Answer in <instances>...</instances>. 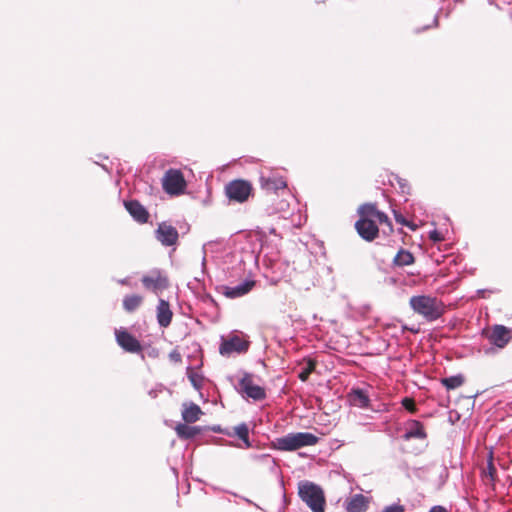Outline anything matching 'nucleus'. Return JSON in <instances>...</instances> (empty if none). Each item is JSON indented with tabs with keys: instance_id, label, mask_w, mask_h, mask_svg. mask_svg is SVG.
<instances>
[{
	"instance_id": "f257e3e1",
	"label": "nucleus",
	"mask_w": 512,
	"mask_h": 512,
	"mask_svg": "<svg viewBox=\"0 0 512 512\" xmlns=\"http://www.w3.org/2000/svg\"><path fill=\"white\" fill-rule=\"evenodd\" d=\"M357 213L359 219L355 222V230L367 242H372L379 236V224L391 226L388 216L378 210L376 204H362L359 206Z\"/></svg>"
},
{
	"instance_id": "f03ea898",
	"label": "nucleus",
	"mask_w": 512,
	"mask_h": 512,
	"mask_svg": "<svg viewBox=\"0 0 512 512\" xmlns=\"http://www.w3.org/2000/svg\"><path fill=\"white\" fill-rule=\"evenodd\" d=\"M409 306L415 314L427 322L440 319L446 313L447 308L441 299L427 294L410 297Z\"/></svg>"
},
{
	"instance_id": "7ed1b4c3",
	"label": "nucleus",
	"mask_w": 512,
	"mask_h": 512,
	"mask_svg": "<svg viewBox=\"0 0 512 512\" xmlns=\"http://www.w3.org/2000/svg\"><path fill=\"white\" fill-rule=\"evenodd\" d=\"M319 438L309 432L289 433L276 439V447L282 451H295L303 447L314 446Z\"/></svg>"
},
{
	"instance_id": "20e7f679",
	"label": "nucleus",
	"mask_w": 512,
	"mask_h": 512,
	"mask_svg": "<svg viewBox=\"0 0 512 512\" xmlns=\"http://www.w3.org/2000/svg\"><path fill=\"white\" fill-rule=\"evenodd\" d=\"M299 496L313 512H324L325 498L319 486L303 482L299 485Z\"/></svg>"
},
{
	"instance_id": "39448f33",
	"label": "nucleus",
	"mask_w": 512,
	"mask_h": 512,
	"mask_svg": "<svg viewBox=\"0 0 512 512\" xmlns=\"http://www.w3.org/2000/svg\"><path fill=\"white\" fill-rule=\"evenodd\" d=\"M162 188L170 196H179L184 194L187 183L184 174L179 169H168L161 180Z\"/></svg>"
},
{
	"instance_id": "423d86ee",
	"label": "nucleus",
	"mask_w": 512,
	"mask_h": 512,
	"mask_svg": "<svg viewBox=\"0 0 512 512\" xmlns=\"http://www.w3.org/2000/svg\"><path fill=\"white\" fill-rule=\"evenodd\" d=\"M252 191V184L243 179L232 180L225 186V193L229 200L238 203L246 202Z\"/></svg>"
},
{
	"instance_id": "0eeeda50",
	"label": "nucleus",
	"mask_w": 512,
	"mask_h": 512,
	"mask_svg": "<svg viewBox=\"0 0 512 512\" xmlns=\"http://www.w3.org/2000/svg\"><path fill=\"white\" fill-rule=\"evenodd\" d=\"M482 335L485 336L490 344L503 349L512 340V329L501 324H495L484 329Z\"/></svg>"
},
{
	"instance_id": "6e6552de",
	"label": "nucleus",
	"mask_w": 512,
	"mask_h": 512,
	"mask_svg": "<svg viewBox=\"0 0 512 512\" xmlns=\"http://www.w3.org/2000/svg\"><path fill=\"white\" fill-rule=\"evenodd\" d=\"M240 392L248 398H252L255 401H260L266 398L265 389L254 383L253 376L251 374H244L239 381Z\"/></svg>"
},
{
	"instance_id": "1a4fd4ad",
	"label": "nucleus",
	"mask_w": 512,
	"mask_h": 512,
	"mask_svg": "<svg viewBox=\"0 0 512 512\" xmlns=\"http://www.w3.org/2000/svg\"><path fill=\"white\" fill-rule=\"evenodd\" d=\"M141 282L147 290H151L154 293L161 292L169 286L168 277L159 270H154L148 275H144Z\"/></svg>"
},
{
	"instance_id": "9d476101",
	"label": "nucleus",
	"mask_w": 512,
	"mask_h": 512,
	"mask_svg": "<svg viewBox=\"0 0 512 512\" xmlns=\"http://www.w3.org/2000/svg\"><path fill=\"white\" fill-rule=\"evenodd\" d=\"M115 337L117 344L126 352L140 353L142 352V345L136 337L125 329L115 330Z\"/></svg>"
},
{
	"instance_id": "9b49d317",
	"label": "nucleus",
	"mask_w": 512,
	"mask_h": 512,
	"mask_svg": "<svg viewBox=\"0 0 512 512\" xmlns=\"http://www.w3.org/2000/svg\"><path fill=\"white\" fill-rule=\"evenodd\" d=\"M155 237L162 245L172 246L177 243L179 234L175 227L166 222H162L155 231Z\"/></svg>"
},
{
	"instance_id": "f8f14e48",
	"label": "nucleus",
	"mask_w": 512,
	"mask_h": 512,
	"mask_svg": "<svg viewBox=\"0 0 512 512\" xmlns=\"http://www.w3.org/2000/svg\"><path fill=\"white\" fill-rule=\"evenodd\" d=\"M248 348L249 342L235 335L227 340H223V342L220 345L219 352L221 355H230L234 352H246Z\"/></svg>"
},
{
	"instance_id": "ddd939ff",
	"label": "nucleus",
	"mask_w": 512,
	"mask_h": 512,
	"mask_svg": "<svg viewBox=\"0 0 512 512\" xmlns=\"http://www.w3.org/2000/svg\"><path fill=\"white\" fill-rule=\"evenodd\" d=\"M126 210L133 217L135 221L140 224L147 223L149 220V212L147 209L137 200H130L124 203Z\"/></svg>"
},
{
	"instance_id": "4468645a",
	"label": "nucleus",
	"mask_w": 512,
	"mask_h": 512,
	"mask_svg": "<svg viewBox=\"0 0 512 512\" xmlns=\"http://www.w3.org/2000/svg\"><path fill=\"white\" fill-rule=\"evenodd\" d=\"M255 285L256 282L254 280H246L244 283L235 287L224 286L222 293L227 298L234 299L248 294Z\"/></svg>"
},
{
	"instance_id": "2eb2a0df",
	"label": "nucleus",
	"mask_w": 512,
	"mask_h": 512,
	"mask_svg": "<svg viewBox=\"0 0 512 512\" xmlns=\"http://www.w3.org/2000/svg\"><path fill=\"white\" fill-rule=\"evenodd\" d=\"M156 316H157L158 324L161 327L167 328L171 324L172 318H173V312L170 308V304L166 300H164V299L159 300L157 308H156Z\"/></svg>"
},
{
	"instance_id": "dca6fc26",
	"label": "nucleus",
	"mask_w": 512,
	"mask_h": 512,
	"mask_svg": "<svg viewBox=\"0 0 512 512\" xmlns=\"http://www.w3.org/2000/svg\"><path fill=\"white\" fill-rule=\"evenodd\" d=\"M261 188L267 192H277L287 187V183L284 178L279 176H262L260 178Z\"/></svg>"
},
{
	"instance_id": "f3484780",
	"label": "nucleus",
	"mask_w": 512,
	"mask_h": 512,
	"mask_svg": "<svg viewBox=\"0 0 512 512\" xmlns=\"http://www.w3.org/2000/svg\"><path fill=\"white\" fill-rule=\"evenodd\" d=\"M369 506V499L363 494H355L346 500L347 512H365Z\"/></svg>"
},
{
	"instance_id": "a211bd4d",
	"label": "nucleus",
	"mask_w": 512,
	"mask_h": 512,
	"mask_svg": "<svg viewBox=\"0 0 512 512\" xmlns=\"http://www.w3.org/2000/svg\"><path fill=\"white\" fill-rule=\"evenodd\" d=\"M202 414L201 408L195 403H184L182 409V418L186 423H194L199 420Z\"/></svg>"
},
{
	"instance_id": "6ab92c4d",
	"label": "nucleus",
	"mask_w": 512,
	"mask_h": 512,
	"mask_svg": "<svg viewBox=\"0 0 512 512\" xmlns=\"http://www.w3.org/2000/svg\"><path fill=\"white\" fill-rule=\"evenodd\" d=\"M426 437H427V434H426V432L424 430V426L418 420H412L409 423V428L407 429V431L403 435V438L405 440H409V439H412V438L425 439Z\"/></svg>"
},
{
	"instance_id": "aec40b11",
	"label": "nucleus",
	"mask_w": 512,
	"mask_h": 512,
	"mask_svg": "<svg viewBox=\"0 0 512 512\" xmlns=\"http://www.w3.org/2000/svg\"><path fill=\"white\" fill-rule=\"evenodd\" d=\"M349 401L353 406L366 408L369 406V397L361 389H354L348 395Z\"/></svg>"
},
{
	"instance_id": "412c9836",
	"label": "nucleus",
	"mask_w": 512,
	"mask_h": 512,
	"mask_svg": "<svg viewBox=\"0 0 512 512\" xmlns=\"http://www.w3.org/2000/svg\"><path fill=\"white\" fill-rule=\"evenodd\" d=\"M143 300V296L138 294L126 295L123 299V308L125 311L132 313L142 305Z\"/></svg>"
},
{
	"instance_id": "4be33fe9",
	"label": "nucleus",
	"mask_w": 512,
	"mask_h": 512,
	"mask_svg": "<svg viewBox=\"0 0 512 512\" xmlns=\"http://www.w3.org/2000/svg\"><path fill=\"white\" fill-rule=\"evenodd\" d=\"M415 261L413 254L405 249H400L393 259V264L399 267L412 265Z\"/></svg>"
},
{
	"instance_id": "5701e85b",
	"label": "nucleus",
	"mask_w": 512,
	"mask_h": 512,
	"mask_svg": "<svg viewBox=\"0 0 512 512\" xmlns=\"http://www.w3.org/2000/svg\"><path fill=\"white\" fill-rule=\"evenodd\" d=\"M177 435L180 438L190 439L199 433V429L189 426L187 424H178L175 428Z\"/></svg>"
},
{
	"instance_id": "b1692460",
	"label": "nucleus",
	"mask_w": 512,
	"mask_h": 512,
	"mask_svg": "<svg viewBox=\"0 0 512 512\" xmlns=\"http://www.w3.org/2000/svg\"><path fill=\"white\" fill-rule=\"evenodd\" d=\"M465 379L462 375H455L451 377L442 378L440 380L441 384L447 390H453L463 385Z\"/></svg>"
},
{
	"instance_id": "393cba45",
	"label": "nucleus",
	"mask_w": 512,
	"mask_h": 512,
	"mask_svg": "<svg viewBox=\"0 0 512 512\" xmlns=\"http://www.w3.org/2000/svg\"><path fill=\"white\" fill-rule=\"evenodd\" d=\"M229 435H233L242 440L247 447L250 446L249 443V428L247 424L241 423L235 427H233V433H229Z\"/></svg>"
},
{
	"instance_id": "a878e982",
	"label": "nucleus",
	"mask_w": 512,
	"mask_h": 512,
	"mask_svg": "<svg viewBox=\"0 0 512 512\" xmlns=\"http://www.w3.org/2000/svg\"><path fill=\"white\" fill-rule=\"evenodd\" d=\"M483 474L485 477H489L491 482H494L497 475L496 467L493 463V452H488L487 465L486 468L483 469Z\"/></svg>"
},
{
	"instance_id": "bb28decb",
	"label": "nucleus",
	"mask_w": 512,
	"mask_h": 512,
	"mask_svg": "<svg viewBox=\"0 0 512 512\" xmlns=\"http://www.w3.org/2000/svg\"><path fill=\"white\" fill-rule=\"evenodd\" d=\"M316 368V361L313 359H308L307 366L299 373V379L303 382L307 381L310 374L315 370Z\"/></svg>"
},
{
	"instance_id": "cd10ccee",
	"label": "nucleus",
	"mask_w": 512,
	"mask_h": 512,
	"mask_svg": "<svg viewBox=\"0 0 512 512\" xmlns=\"http://www.w3.org/2000/svg\"><path fill=\"white\" fill-rule=\"evenodd\" d=\"M402 406L408 410L410 413H415L417 411L416 403L413 398L405 397L402 400Z\"/></svg>"
},
{
	"instance_id": "c85d7f7f",
	"label": "nucleus",
	"mask_w": 512,
	"mask_h": 512,
	"mask_svg": "<svg viewBox=\"0 0 512 512\" xmlns=\"http://www.w3.org/2000/svg\"><path fill=\"white\" fill-rule=\"evenodd\" d=\"M394 216H395V220L396 222L404 225V226H407L409 228H411L412 230H415L417 228L416 225L412 224L411 222L407 221L401 214H398V213H394Z\"/></svg>"
},
{
	"instance_id": "c756f323",
	"label": "nucleus",
	"mask_w": 512,
	"mask_h": 512,
	"mask_svg": "<svg viewBox=\"0 0 512 512\" xmlns=\"http://www.w3.org/2000/svg\"><path fill=\"white\" fill-rule=\"evenodd\" d=\"M188 377L195 388L199 389L201 387V379L198 377L197 374L191 371L188 374Z\"/></svg>"
},
{
	"instance_id": "7c9ffc66",
	"label": "nucleus",
	"mask_w": 512,
	"mask_h": 512,
	"mask_svg": "<svg viewBox=\"0 0 512 512\" xmlns=\"http://www.w3.org/2000/svg\"><path fill=\"white\" fill-rule=\"evenodd\" d=\"M396 180H397V183H398L399 187L402 189V192H407L408 193V191L410 189V186H409L408 182L405 179H402V178H399V177H396Z\"/></svg>"
},
{
	"instance_id": "2f4dec72",
	"label": "nucleus",
	"mask_w": 512,
	"mask_h": 512,
	"mask_svg": "<svg viewBox=\"0 0 512 512\" xmlns=\"http://www.w3.org/2000/svg\"><path fill=\"white\" fill-rule=\"evenodd\" d=\"M382 512H404L402 505H391L386 507Z\"/></svg>"
},
{
	"instance_id": "473e14b6",
	"label": "nucleus",
	"mask_w": 512,
	"mask_h": 512,
	"mask_svg": "<svg viewBox=\"0 0 512 512\" xmlns=\"http://www.w3.org/2000/svg\"><path fill=\"white\" fill-rule=\"evenodd\" d=\"M169 358H170L171 361H173L175 363H180L182 361L181 354L177 350H173L169 354Z\"/></svg>"
},
{
	"instance_id": "72a5a7b5",
	"label": "nucleus",
	"mask_w": 512,
	"mask_h": 512,
	"mask_svg": "<svg viewBox=\"0 0 512 512\" xmlns=\"http://www.w3.org/2000/svg\"><path fill=\"white\" fill-rule=\"evenodd\" d=\"M430 239L437 242L441 241L443 238L441 237L440 233L436 230L430 232Z\"/></svg>"
},
{
	"instance_id": "f704fd0d",
	"label": "nucleus",
	"mask_w": 512,
	"mask_h": 512,
	"mask_svg": "<svg viewBox=\"0 0 512 512\" xmlns=\"http://www.w3.org/2000/svg\"><path fill=\"white\" fill-rule=\"evenodd\" d=\"M430 512H448L445 508L442 506H435L431 509Z\"/></svg>"
},
{
	"instance_id": "c9c22d12",
	"label": "nucleus",
	"mask_w": 512,
	"mask_h": 512,
	"mask_svg": "<svg viewBox=\"0 0 512 512\" xmlns=\"http://www.w3.org/2000/svg\"><path fill=\"white\" fill-rule=\"evenodd\" d=\"M403 329H405V330H409V331H411L412 333H418V331H419L418 329H414V328H407L406 326H404V327H403Z\"/></svg>"
}]
</instances>
